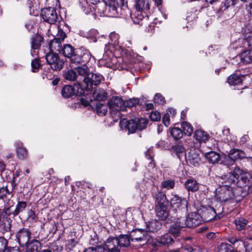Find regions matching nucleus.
Segmentation results:
<instances>
[{
    "instance_id": "45",
    "label": "nucleus",
    "mask_w": 252,
    "mask_h": 252,
    "mask_svg": "<svg viewBox=\"0 0 252 252\" xmlns=\"http://www.w3.org/2000/svg\"><path fill=\"white\" fill-rule=\"evenodd\" d=\"M175 186V182L173 180H166L163 181L161 183V187L167 189H173Z\"/></svg>"
},
{
    "instance_id": "32",
    "label": "nucleus",
    "mask_w": 252,
    "mask_h": 252,
    "mask_svg": "<svg viewBox=\"0 0 252 252\" xmlns=\"http://www.w3.org/2000/svg\"><path fill=\"white\" fill-rule=\"evenodd\" d=\"M75 93L74 88L71 85L64 86L62 90V95L66 98L72 96Z\"/></svg>"
},
{
    "instance_id": "33",
    "label": "nucleus",
    "mask_w": 252,
    "mask_h": 252,
    "mask_svg": "<svg viewBox=\"0 0 252 252\" xmlns=\"http://www.w3.org/2000/svg\"><path fill=\"white\" fill-rule=\"evenodd\" d=\"M63 76L66 80L71 81H76L77 82V73L75 69L64 71Z\"/></svg>"
},
{
    "instance_id": "63",
    "label": "nucleus",
    "mask_w": 252,
    "mask_h": 252,
    "mask_svg": "<svg viewBox=\"0 0 252 252\" xmlns=\"http://www.w3.org/2000/svg\"><path fill=\"white\" fill-rule=\"evenodd\" d=\"M249 139V136L248 135H244L243 136L240 140V144H245Z\"/></svg>"
},
{
    "instance_id": "38",
    "label": "nucleus",
    "mask_w": 252,
    "mask_h": 252,
    "mask_svg": "<svg viewBox=\"0 0 252 252\" xmlns=\"http://www.w3.org/2000/svg\"><path fill=\"white\" fill-rule=\"evenodd\" d=\"M242 81L241 76L236 74L230 75L227 79V82L230 85H239Z\"/></svg>"
},
{
    "instance_id": "21",
    "label": "nucleus",
    "mask_w": 252,
    "mask_h": 252,
    "mask_svg": "<svg viewBox=\"0 0 252 252\" xmlns=\"http://www.w3.org/2000/svg\"><path fill=\"white\" fill-rule=\"evenodd\" d=\"M147 232H155L159 230L161 227V223L157 220H152L146 223Z\"/></svg>"
},
{
    "instance_id": "25",
    "label": "nucleus",
    "mask_w": 252,
    "mask_h": 252,
    "mask_svg": "<svg viewBox=\"0 0 252 252\" xmlns=\"http://www.w3.org/2000/svg\"><path fill=\"white\" fill-rule=\"evenodd\" d=\"M177 213V211L176 212ZM174 218L172 219L171 221L173 222L175 225L180 227L181 229L188 227V224L186 219L182 217H177V213L174 214Z\"/></svg>"
},
{
    "instance_id": "42",
    "label": "nucleus",
    "mask_w": 252,
    "mask_h": 252,
    "mask_svg": "<svg viewBox=\"0 0 252 252\" xmlns=\"http://www.w3.org/2000/svg\"><path fill=\"white\" fill-rule=\"evenodd\" d=\"M234 222L237 229L238 230H241L245 228L248 221L243 218H239L236 219Z\"/></svg>"
},
{
    "instance_id": "51",
    "label": "nucleus",
    "mask_w": 252,
    "mask_h": 252,
    "mask_svg": "<svg viewBox=\"0 0 252 252\" xmlns=\"http://www.w3.org/2000/svg\"><path fill=\"white\" fill-rule=\"evenodd\" d=\"M41 39L40 37L37 36L32 38V50L37 49L40 47L41 41Z\"/></svg>"
},
{
    "instance_id": "43",
    "label": "nucleus",
    "mask_w": 252,
    "mask_h": 252,
    "mask_svg": "<svg viewBox=\"0 0 252 252\" xmlns=\"http://www.w3.org/2000/svg\"><path fill=\"white\" fill-rule=\"evenodd\" d=\"M171 134L175 139H179L183 136L182 130L178 127H174L171 130Z\"/></svg>"
},
{
    "instance_id": "5",
    "label": "nucleus",
    "mask_w": 252,
    "mask_h": 252,
    "mask_svg": "<svg viewBox=\"0 0 252 252\" xmlns=\"http://www.w3.org/2000/svg\"><path fill=\"white\" fill-rule=\"evenodd\" d=\"M232 189V188L227 184L220 186L216 189L215 195L216 200L220 203L229 200L233 196Z\"/></svg>"
},
{
    "instance_id": "28",
    "label": "nucleus",
    "mask_w": 252,
    "mask_h": 252,
    "mask_svg": "<svg viewBox=\"0 0 252 252\" xmlns=\"http://www.w3.org/2000/svg\"><path fill=\"white\" fill-rule=\"evenodd\" d=\"M135 8L136 10H142L144 12L150 9L148 0H135Z\"/></svg>"
},
{
    "instance_id": "7",
    "label": "nucleus",
    "mask_w": 252,
    "mask_h": 252,
    "mask_svg": "<svg viewBox=\"0 0 252 252\" xmlns=\"http://www.w3.org/2000/svg\"><path fill=\"white\" fill-rule=\"evenodd\" d=\"M47 63L54 70H60L63 67V61L60 59L58 55L54 52H49L46 56Z\"/></svg>"
},
{
    "instance_id": "58",
    "label": "nucleus",
    "mask_w": 252,
    "mask_h": 252,
    "mask_svg": "<svg viewBox=\"0 0 252 252\" xmlns=\"http://www.w3.org/2000/svg\"><path fill=\"white\" fill-rule=\"evenodd\" d=\"M162 122L163 124L166 126H168L170 124V116L168 112L164 114L162 118Z\"/></svg>"
},
{
    "instance_id": "2",
    "label": "nucleus",
    "mask_w": 252,
    "mask_h": 252,
    "mask_svg": "<svg viewBox=\"0 0 252 252\" xmlns=\"http://www.w3.org/2000/svg\"><path fill=\"white\" fill-rule=\"evenodd\" d=\"M251 175L249 173L243 171L239 167H235L229 175L227 182L240 188L247 186Z\"/></svg>"
},
{
    "instance_id": "18",
    "label": "nucleus",
    "mask_w": 252,
    "mask_h": 252,
    "mask_svg": "<svg viewBox=\"0 0 252 252\" xmlns=\"http://www.w3.org/2000/svg\"><path fill=\"white\" fill-rule=\"evenodd\" d=\"M90 59V55L87 52L81 53L79 55L74 54L70 58L71 63L75 64H81L82 65L86 64Z\"/></svg>"
},
{
    "instance_id": "11",
    "label": "nucleus",
    "mask_w": 252,
    "mask_h": 252,
    "mask_svg": "<svg viewBox=\"0 0 252 252\" xmlns=\"http://www.w3.org/2000/svg\"><path fill=\"white\" fill-rule=\"evenodd\" d=\"M188 227H194L203 222L201 216L196 212H192L188 215L187 218Z\"/></svg>"
},
{
    "instance_id": "35",
    "label": "nucleus",
    "mask_w": 252,
    "mask_h": 252,
    "mask_svg": "<svg viewBox=\"0 0 252 252\" xmlns=\"http://www.w3.org/2000/svg\"><path fill=\"white\" fill-rule=\"evenodd\" d=\"M143 12V11L142 10H136L134 13L131 14V19L135 24H140V22L144 18Z\"/></svg>"
},
{
    "instance_id": "13",
    "label": "nucleus",
    "mask_w": 252,
    "mask_h": 252,
    "mask_svg": "<svg viewBox=\"0 0 252 252\" xmlns=\"http://www.w3.org/2000/svg\"><path fill=\"white\" fill-rule=\"evenodd\" d=\"M121 128L127 130L129 133H134L137 130L136 120H127L126 119L120 121L119 124Z\"/></svg>"
},
{
    "instance_id": "20",
    "label": "nucleus",
    "mask_w": 252,
    "mask_h": 252,
    "mask_svg": "<svg viewBox=\"0 0 252 252\" xmlns=\"http://www.w3.org/2000/svg\"><path fill=\"white\" fill-rule=\"evenodd\" d=\"M185 187L188 191L195 192L198 190L199 184L195 179L191 178L186 181Z\"/></svg>"
},
{
    "instance_id": "59",
    "label": "nucleus",
    "mask_w": 252,
    "mask_h": 252,
    "mask_svg": "<svg viewBox=\"0 0 252 252\" xmlns=\"http://www.w3.org/2000/svg\"><path fill=\"white\" fill-rule=\"evenodd\" d=\"M9 190L6 187H2L0 189V198H2L5 196L7 194H9Z\"/></svg>"
},
{
    "instance_id": "12",
    "label": "nucleus",
    "mask_w": 252,
    "mask_h": 252,
    "mask_svg": "<svg viewBox=\"0 0 252 252\" xmlns=\"http://www.w3.org/2000/svg\"><path fill=\"white\" fill-rule=\"evenodd\" d=\"M31 233L26 228H23L19 231L16 235V238L20 245L22 247L26 246L31 238Z\"/></svg>"
},
{
    "instance_id": "16",
    "label": "nucleus",
    "mask_w": 252,
    "mask_h": 252,
    "mask_svg": "<svg viewBox=\"0 0 252 252\" xmlns=\"http://www.w3.org/2000/svg\"><path fill=\"white\" fill-rule=\"evenodd\" d=\"M225 157L227 160H230V164H233L236 160L248 158L243 151L239 149L231 150L228 155L227 156H225Z\"/></svg>"
},
{
    "instance_id": "26",
    "label": "nucleus",
    "mask_w": 252,
    "mask_h": 252,
    "mask_svg": "<svg viewBox=\"0 0 252 252\" xmlns=\"http://www.w3.org/2000/svg\"><path fill=\"white\" fill-rule=\"evenodd\" d=\"M205 158L212 164L218 163L221 158L220 154L214 151H211L206 153L205 154Z\"/></svg>"
},
{
    "instance_id": "29",
    "label": "nucleus",
    "mask_w": 252,
    "mask_h": 252,
    "mask_svg": "<svg viewBox=\"0 0 252 252\" xmlns=\"http://www.w3.org/2000/svg\"><path fill=\"white\" fill-rule=\"evenodd\" d=\"M93 97L97 100L102 101L107 98V94L103 89H99L94 92Z\"/></svg>"
},
{
    "instance_id": "31",
    "label": "nucleus",
    "mask_w": 252,
    "mask_h": 252,
    "mask_svg": "<svg viewBox=\"0 0 252 252\" xmlns=\"http://www.w3.org/2000/svg\"><path fill=\"white\" fill-rule=\"evenodd\" d=\"M61 51L64 57L70 59L75 53L74 48L70 44L64 45Z\"/></svg>"
},
{
    "instance_id": "10",
    "label": "nucleus",
    "mask_w": 252,
    "mask_h": 252,
    "mask_svg": "<svg viewBox=\"0 0 252 252\" xmlns=\"http://www.w3.org/2000/svg\"><path fill=\"white\" fill-rule=\"evenodd\" d=\"M103 252H120V245L118 244L116 237H110L104 242Z\"/></svg>"
},
{
    "instance_id": "37",
    "label": "nucleus",
    "mask_w": 252,
    "mask_h": 252,
    "mask_svg": "<svg viewBox=\"0 0 252 252\" xmlns=\"http://www.w3.org/2000/svg\"><path fill=\"white\" fill-rule=\"evenodd\" d=\"M17 154L19 158L21 159L25 158L28 155L26 149L23 147L22 143L21 142L17 143Z\"/></svg>"
},
{
    "instance_id": "1",
    "label": "nucleus",
    "mask_w": 252,
    "mask_h": 252,
    "mask_svg": "<svg viewBox=\"0 0 252 252\" xmlns=\"http://www.w3.org/2000/svg\"><path fill=\"white\" fill-rule=\"evenodd\" d=\"M122 11V8L119 6L118 2L116 0H103L99 3L95 7V12L100 15L116 17H119V11ZM124 14L121 13L120 15Z\"/></svg>"
},
{
    "instance_id": "24",
    "label": "nucleus",
    "mask_w": 252,
    "mask_h": 252,
    "mask_svg": "<svg viewBox=\"0 0 252 252\" xmlns=\"http://www.w3.org/2000/svg\"><path fill=\"white\" fill-rule=\"evenodd\" d=\"M172 151L173 154L177 156L180 160H181L183 158H185L186 156L185 155V149L182 145H177L173 146Z\"/></svg>"
},
{
    "instance_id": "55",
    "label": "nucleus",
    "mask_w": 252,
    "mask_h": 252,
    "mask_svg": "<svg viewBox=\"0 0 252 252\" xmlns=\"http://www.w3.org/2000/svg\"><path fill=\"white\" fill-rule=\"evenodd\" d=\"M183 201H185L184 199L182 200L181 198L177 195H173L171 198V205H175L176 204L184 203Z\"/></svg>"
},
{
    "instance_id": "27",
    "label": "nucleus",
    "mask_w": 252,
    "mask_h": 252,
    "mask_svg": "<svg viewBox=\"0 0 252 252\" xmlns=\"http://www.w3.org/2000/svg\"><path fill=\"white\" fill-rule=\"evenodd\" d=\"M61 42L62 41L59 38H54L51 40L49 44L51 52H53L54 51L61 52L62 49Z\"/></svg>"
},
{
    "instance_id": "60",
    "label": "nucleus",
    "mask_w": 252,
    "mask_h": 252,
    "mask_svg": "<svg viewBox=\"0 0 252 252\" xmlns=\"http://www.w3.org/2000/svg\"><path fill=\"white\" fill-rule=\"evenodd\" d=\"M6 245V240L4 237H0V252L3 251Z\"/></svg>"
},
{
    "instance_id": "53",
    "label": "nucleus",
    "mask_w": 252,
    "mask_h": 252,
    "mask_svg": "<svg viewBox=\"0 0 252 252\" xmlns=\"http://www.w3.org/2000/svg\"><path fill=\"white\" fill-rule=\"evenodd\" d=\"M154 101L156 103L162 104L164 103V98L162 95L157 94L155 95Z\"/></svg>"
},
{
    "instance_id": "14",
    "label": "nucleus",
    "mask_w": 252,
    "mask_h": 252,
    "mask_svg": "<svg viewBox=\"0 0 252 252\" xmlns=\"http://www.w3.org/2000/svg\"><path fill=\"white\" fill-rule=\"evenodd\" d=\"M103 77L99 74L90 73L87 79H85L86 88L90 90L92 85H98L102 81Z\"/></svg>"
},
{
    "instance_id": "57",
    "label": "nucleus",
    "mask_w": 252,
    "mask_h": 252,
    "mask_svg": "<svg viewBox=\"0 0 252 252\" xmlns=\"http://www.w3.org/2000/svg\"><path fill=\"white\" fill-rule=\"evenodd\" d=\"M84 252H103V249L101 246L91 247L86 249Z\"/></svg>"
},
{
    "instance_id": "30",
    "label": "nucleus",
    "mask_w": 252,
    "mask_h": 252,
    "mask_svg": "<svg viewBox=\"0 0 252 252\" xmlns=\"http://www.w3.org/2000/svg\"><path fill=\"white\" fill-rule=\"evenodd\" d=\"M117 239L118 244L120 245V248L126 247L129 245L130 244V237L126 235H120L118 238H116Z\"/></svg>"
},
{
    "instance_id": "3",
    "label": "nucleus",
    "mask_w": 252,
    "mask_h": 252,
    "mask_svg": "<svg viewBox=\"0 0 252 252\" xmlns=\"http://www.w3.org/2000/svg\"><path fill=\"white\" fill-rule=\"evenodd\" d=\"M217 210L213 207L209 206L207 208H205L202 211V218L203 222H208L215 219L217 217L219 219L222 218L223 216L228 214L233 208L230 210H227L228 206H218Z\"/></svg>"
},
{
    "instance_id": "52",
    "label": "nucleus",
    "mask_w": 252,
    "mask_h": 252,
    "mask_svg": "<svg viewBox=\"0 0 252 252\" xmlns=\"http://www.w3.org/2000/svg\"><path fill=\"white\" fill-rule=\"evenodd\" d=\"M139 100L137 98H131L124 102V107H132L138 104Z\"/></svg>"
},
{
    "instance_id": "8",
    "label": "nucleus",
    "mask_w": 252,
    "mask_h": 252,
    "mask_svg": "<svg viewBox=\"0 0 252 252\" xmlns=\"http://www.w3.org/2000/svg\"><path fill=\"white\" fill-rule=\"evenodd\" d=\"M41 16L44 21L51 24H54L58 19V15L55 9L52 7L42 9L41 11Z\"/></svg>"
},
{
    "instance_id": "6",
    "label": "nucleus",
    "mask_w": 252,
    "mask_h": 252,
    "mask_svg": "<svg viewBox=\"0 0 252 252\" xmlns=\"http://www.w3.org/2000/svg\"><path fill=\"white\" fill-rule=\"evenodd\" d=\"M129 237L131 242L140 243L139 246L148 243L150 236L146 231L140 229L132 230L129 234Z\"/></svg>"
},
{
    "instance_id": "23",
    "label": "nucleus",
    "mask_w": 252,
    "mask_h": 252,
    "mask_svg": "<svg viewBox=\"0 0 252 252\" xmlns=\"http://www.w3.org/2000/svg\"><path fill=\"white\" fill-rule=\"evenodd\" d=\"M25 247H26L28 252H38L40 248V243L37 240H32Z\"/></svg>"
},
{
    "instance_id": "50",
    "label": "nucleus",
    "mask_w": 252,
    "mask_h": 252,
    "mask_svg": "<svg viewBox=\"0 0 252 252\" xmlns=\"http://www.w3.org/2000/svg\"><path fill=\"white\" fill-rule=\"evenodd\" d=\"M242 243L247 252H252V238H248Z\"/></svg>"
},
{
    "instance_id": "34",
    "label": "nucleus",
    "mask_w": 252,
    "mask_h": 252,
    "mask_svg": "<svg viewBox=\"0 0 252 252\" xmlns=\"http://www.w3.org/2000/svg\"><path fill=\"white\" fill-rule=\"evenodd\" d=\"M10 229V224L7 218H0V231L2 233L8 231Z\"/></svg>"
},
{
    "instance_id": "54",
    "label": "nucleus",
    "mask_w": 252,
    "mask_h": 252,
    "mask_svg": "<svg viewBox=\"0 0 252 252\" xmlns=\"http://www.w3.org/2000/svg\"><path fill=\"white\" fill-rule=\"evenodd\" d=\"M31 65L32 71L34 72H36L37 70H38L40 66L39 60L37 59L33 60L32 62Z\"/></svg>"
},
{
    "instance_id": "64",
    "label": "nucleus",
    "mask_w": 252,
    "mask_h": 252,
    "mask_svg": "<svg viewBox=\"0 0 252 252\" xmlns=\"http://www.w3.org/2000/svg\"><path fill=\"white\" fill-rule=\"evenodd\" d=\"M152 151L151 149H149L145 153V155L146 158L149 159H153V157L152 155Z\"/></svg>"
},
{
    "instance_id": "4",
    "label": "nucleus",
    "mask_w": 252,
    "mask_h": 252,
    "mask_svg": "<svg viewBox=\"0 0 252 252\" xmlns=\"http://www.w3.org/2000/svg\"><path fill=\"white\" fill-rule=\"evenodd\" d=\"M179 209V207L174 206H156L155 212L158 218L162 220H172L174 218V214Z\"/></svg>"
},
{
    "instance_id": "17",
    "label": "nucleus",
    "mask_w": 252,
    "mask_h": 252,
    "mask_svg": "<svg viewBox=\"0 0 252 252\" xmlns=\"http://www.w3.org/2000/svg\"><path fill=\"white\" fill-rule=\"evenodd\" d=\"M75 70L77 73V82L80 83L83 81L85 84V79H87L90 74L88 67L86 64H83L75 67Z\"/></svg>"
},
{
    "instance_id": "36",
    "label": "nucleus",
    "mask_w": 252,
    "mask_h": 252,
    "mask_svg": "<svg viewBox=\"0 0 252 252\" xmlns=\"http://www.w3.org/2000/svg\"><path fill=\"white\" fill-rule=\"evenodd\" d=\"M95 108L98 115H105L107 112V106L99 102L95 103Z\"/></svg>"
},
{
    "instance_id": "62",
    "label": "nucleus",
    "mask_w": 252,
    "mask_h": 252,
    "mask_svg": "<svg viewBox=\"0 0 252 252\" xmlns=\"http://www.w3.org/2000/svg\"><path fill=\"white\" fill-rule=\"evenodd\" d=\"M57 36H58V37L57 38L60 39L61 40V41H62L65 38L66 34H65V32H63V30H59Z\"/></svg>"
},
{
    "instance_id": "19",
    "label": "nucleus",
    "mask_w": 252,
    "mask_h": 252,
    "mask_svg": "<svg viewBox=\"0 0 252 252\" xmlns=\"http://www.w3.org/2000/svg\"><path fill=\"white\" fill-rule=\"evenodd\" d=\"M174 242L173 239L168 234H165L157 239L156 242L153 244L154 246H168Z\"/></svg>"
},
{
    "instance_id": "47",
    "label": "nucleus",
    "mask_w": 252,
    "mask_h": 252,
    "mask_svg": "<svg viewBox=\"0 0 252 252\" xmlns=\"http://www.w3.org/2000/svg\"><path fill=\"white\" fill-rule=\"evenodd\" d=\"M119 35L115 32H111L110 34V39L111 40V44H113L114 46H117L119 45Z\"/></svg>"
},
{
    "instance_id": "48",
    "label": "nucleus",
    "mask_w": 252,
    "mask_h": 252,
    "mask_svg": "<svg viewBox=\"0 0 252 252\" xmlns=\"http://www.w3.org/2000/svg\"><path fill=\"white\" fill-rule=\"evenodd\" d=\"M14 206H10L7 208H4V209L5 210V214L8 216L11 214L14 216L17 215L19 213V211L17 207L15 208L12 209Z\"/></svg>"
},
{
    "instance_id": "56",
    "label": "nucleus",
    "mask_w": 252,
    "mask_h": 252,
    "mask_svg": "<svg viewBox=\"0 0 252 252\" xmlns=\"http://www.w3.org/2000/svg\"><path fill=\"white\" fill-rule=\"evenodd\" d=\"M150 118L152 121H158L160 119V114L158 111H153L150 115Z\"/></svg>"
},
{
    "instance_id": "39",
    "label": "nucleus",
    "mask_w": 252,
    "mask_h": 252,
    "mask_svg": "<svg viewBox=\"0 0 252 252\" xmlns=\"http://www.w3.org/2000/svg\"><path fill=\"white\" fill-rule=\"evenodd\" d=\"M182 127L185 135L190 136L192 134L193 129L190 124L187 122H184L182 123Z\"/></svg>"
},
{
    "instance_id": "44",
    "label": "nucleus",
    "mask_w": 252,
    "mask_h": 252,
    "mask_svg": "<svg viewBox=\"0 0 252 252\" xmlns=\"http://www.w3.org/2000/svg\"><path fill=\"white\" fill-rule=\"evenodd\" d=\"M136 122L137 129L141 130L146 128L147 125V121L144 118L135 119Z\"/></svg>"
},
{
    "instance_id": "9",
    "label": "nucleus",
    "mask_w": 252,
    "mask_h": 252,
    "mask_svg": "<svg viewBox=\"0 0 252 252\" xmlns=\"http://www.w3.org/2000/svg\"><path fill=\"white\" fill-rule=\"evenodd\" d=\"M124 101L120 97L117 96H113L108 102L110 109L116 111L118 116H120V111H124Z\"/></svg>"
},
{
    "instance_id": "46",
    "label": "nucleus",
    "mask_w": 252,
    "mask_h": 252,
    "mask_svg": "<svg viewBox=\"0 0 252 252\" xmlns=\"http://www.w3.org/2000/svg\"><path fill=\"white\" fill-rule=\"evenodd\" d=\"M180 231L181 228L174 224H172L169 229V232L175 237L179 236Z\"/></svg>"
},
{
    "instance_id": "22",
    "label": "nucleus",
    "mask_w": 252,
    "mask_h": 252,
    "mask_svg": "<svg viewBox=\"0 0 252 252\" xmlns=\"http://www.w3.org/2000/svg\"><path fill=\"white\" fill-rule=\"evenodd\" d=\"M193 136L195 139L200 143H206L209 139V135L201 129L195 130Z\"/></svg>"
},
{
    "instance_id": "41",
    "label": "nucleus",
    "mask_w": 252,
    "mask_h": 252,
    "mask_svg": "<svg viewBox=\"0 0 252 252\" xmlns=\"http://www.w3.org/2000/svg\"><path fill=\"white\" fill-rule=\"evenodd\" d=\"M167 202L165 195L162 192H158L156 196L157 205H165Z\"/></svg>"
},
{
    "instance_id": "61",
    "label": "nucleus",
    "mask_w": 252,
    "mask_h": 252,
    "mask_svg": "<svg viewBox=\"0 0 252 252\" xmlns=\"http://www.w3.org/2000/svg\"><path fill=\"white\" fill-rule=\"evenodd\" d=\"M3 252H20V250L17 247H8L4 250Z\"/></svg>"
},
{
    "instance_id": "15",
    "label": "nucleus",
    "mask_w": 252,
    "mask_h": 252,
    "mask_svg": "<svg viewBox=\"0 0 252 252\" xmlns=\"http://www.w3.org/2000/svg\"><path fill=\"white\" fill-rule=\"evenodd\" d=\"M185 158L188 164L194 166H198L201 160L199 153L194 149L190 150Z\"/></svg>"
},
{
    "instance_id": "40",
    "label": "nucleus",
    "mask_w": 252,
    "mask_h": 252,
    "mask_svg": "<svg viewBox=\"0 0 252 252\" xmlns=\"http://www.w3.org/2000/svg\"><path fill=\"white\" fill-rule=\"evenodd\" d=\"M98 32L96 30L92 29L84 33L85 37L90 39L93 42H95L97 41Z\"/></svg>"
},
{
    "instance_id": "49",
    "label": "nucleus",
    "mask_w": 252,
    "mask_h": 252,
    "mask_svg": "<svg viewBox=\"0 0 252 252\" xmlns=\"http://www.w3.org/2000/svg\"><path fill=\"white\" fill-rule=\"evenodd\" d=\"M231 247L229 244L221 243L219 246V252H231Z\"/></svg>"
}]
</instances>
